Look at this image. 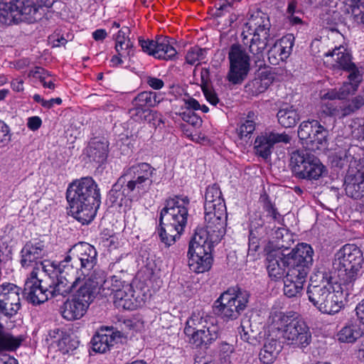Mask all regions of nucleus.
<instances>
[{"mask_svg":"<svg viewBox=\"0 0 364 364\" xmlns=\"http://www.w3.org/2000/svg\"><path fill=\"white\" fill-rule=\"evenodd\" d=\"M341 285L343 283L333 280L331 273L323 267H318L311 277L307 289L309 300L322 314H336L344 306Z\"/></svg>","mask_w":364,"mask_h":364,"instance_id":"f257e3e1","label":"nucleus"},{"mask_svg":"<svg viewBox=\"0 0 364 364\" xmlns=\"http://www.w3.org/2000/svg\"><path fill=\"white\" fill-rule=\"evenodd\" d=\"M67 200L73 216L82 224L90 223L100 204L99 189L90 177L71 183L67 190Z\"/></svg>","mask_w":364,"mask_h":364,"instance_id":"f03ea898","label":"nucleus"},{"mask_svg":"<svg viewBox=\"0 0 364 364\" xmlns=\"http://www.w3.org/2000/svg\"><path fill=\"white\" fill-rule=\"evenodd\" d=\"M269 331H277L284 343L292 348H305L311 342L312 336L305 321L294 311H282L273 308L267 319Z\"/></svg>","mask_w":364,"mask_h":364,"instance_id":"7ed1b4c3","label":"nucleus"},{"mask_svg":"<svg viewBox=\"0 0 364 364\" xmlns=\"http://www.w3.org/2000/svg\"><path fill=\"white\" fill-rule=\"evenodd\" d=\"M190 200L187 196H175L167 199L161 210L159 235L167 246L174 244L184 231L187 224Z\"/></svg>","mask_w":364,"mask_h":364,"instance_id":"20e7f679","label":"nucleus"},{"mask_svg":"<svg viewBox=\"0 0 364 364\" xmlns=\"http://www.w3.org/2000/svg\"><path fill=\"white\" fill-rule=\"evenodd\" d=\"M286 251L287 247L282 244L277 250H272L267 255V270L272 280L279 281L286 277L287 270L313 262L314 250L309 244L299 243L290 252L286 253Z\"/></svg>","mask_w":364,"mask_h":364,"instance_id":"39448f33","label":"nucleus"},{"mask_svg":"<svg viewBox=\"0 0 364 364\" xmlns=\"http://www.w3.org/2000/svg\"><path fill=\"white\" fill-rule=\"evenodd\" d=\"M225 232L198 228L191 237L187 252L188 263L191 271L203 273L213 264L212 252Z\"/></svg>","mask_w":364,"mask_h":364,"instance_id":"423d86ee","label":"nucleus"},{"mask_svg":"<svg viewBox=\"0 0 364 364\" xmlns=\"http://www.w3.org/2000/svg\"><path fill=\"white\" fill-rule=\"evenodd\" d=\"M156 173V168L149 164L137 163L123 169L118 183L125 196L132 200H138L151 189Z\"/></svg>","mask_w":364,"mask_h":364,"instance_id":"0eeeda50","label":"nucleus"},{"mask_svg":"<svg viewBox=\"0 0 364 364\" xmlns=\"http://www.w3.org/2000/svg\"><path fill=\"white\" fill-rule=\"evenodd\" d=\"M220 328L213 317L196 310L187 318L183 333L186 341L196 348L208 347L219 336Z\"/></svg>","mask_w":364,"mask_h":364,"instance_id":"6e6552de","label":"nucleus"},{"mask_svg":"<svg viewBox=\"0 0 364 364\" xmlns=\"http://www.w3.org/2000/svg\"><path fill=\"white\" fill-rule=\"evenodd\" d=\"M246 26L247 31L243 32L244 40L246 41L244 43H250V51L259 60L274 38L269 16L257 11L251 16Z\"/></svg>","mask_w":364,"mask_h":364,"instance_id":"1a4fd4ad","label":"nucleus"},{"mask_svg":"<svg viewBox=\"0 0 364 364\" xmlns=\"http://www.w3.org/2000/svg\"><path fill=\"white\" fill-rule=\"evenodd\" d=\"M363 262V253L356 245L348 244L341 248L335 254L333 262L340 282L343 285H351L360 275Z\"/></svg>","mask_w":364,"mask_h":364,"instance_id":"9d476101","label":"nucleus"},{"mask_svg":"<svg viewBox=\"0 0 364 364\" xmlns=\"http://www.w3.org/2000/svg\"><path fill=\"white\" fill-rule=\"evenodd\" d=\"M204 210L205 226L203 228L225 232L226 205L222 192L215 184L206 189Z\"/></svg>","mask_w":364,"mask_h":364,"instance_id":"9b49d317","label":"nucleus"},{"mask_svg":"<svg viewBox=\"0 0 364 364\" xmlns=\"http://www.w3.org/2000/svg\"><path fill=\"white\" fill-rule=\"evenodd\" d=\"M97 251L92 245L87 242H80L70 249L68 255L60 265L63 267H70L68 263L72 262L70 267L75 264L79 275L84 280H87L89 277L94 279L95 274L98 273V272H92L97 264Z\"/></svg>","mask_w":364,"mask_h":364,"instance_id":"f8f14e48","label":"nucleus"},{"mask_svg":"<svg viewBox=\"0 0 364 364\" xmlns=\"http://www.w3.org/2000/svg\"><path fill=\"white\" fill-rule=\"evenodd\" d=\"M43 13L32 0L1 1V23L11 24L25 21L33 23L41 18Z\"/></svg>","mask_w":364,"mask_h":364,"instance_id":"ddd939ff","label":"nucleus"},{"mask_svg":"<svg viewBox=\"0 0 364 364\" xmlns=\"http://www.w3.org/2000/svg\"><path fill=\"white\" fill-rule=\"evenodd\" d=\"M250 293L240 288H230L215 301V309L222 317L235 319L245 309Z\"/></svg>","mask_w":364,"mask_h":364,"instance_id":"4468645a","label":"nucleus"},{"mask_svg":"<svg viewBox=\"0 0 364 364\" xmlns=\"http://www.w3.org/2000/svg\"><path fill=\"white\" fill-rule=\"evenodd\" d=\"M291 166L295 176L301 179L318 180L326 171L319 159L307 150L294 151Z\"/></svg>","mask_w":364,"mask_h":364,"instance_id":"2eb2a0df","label":"nucleus"},{"mask_svg":"<svg viewBox=\"0 0 364 364\" xmlns=\"http://www.w3.org/2000/svg\"><path fill=\"white\" fill-rule=\"evenodd\" d=\"M92 279L84 282L68 298L61 307L62 316L68 321H74L81 318L87 312L94 294L92 287L88 284Z\"/></svg>","mask_w":364,"mask_h":364,"instance_id":"dca6fc26","label":"nucleus"},{"mask_svg":"<svg viewBox=\"0 0 364 364\" xmlns=\"http://www.w3.org/2000/svg\"><path fill=\"white\" fill-rule=\"evenodd\" d=\"M324 64L334 70L348 72V80L353 83L359 84L362 75L359 68L352 62V56L349 50L343 46L335 47L331 51L323 55Z\"/></svg>","mask_w":364,"mask_h":364,"instance_id":"f3484780","label":"nucleus"},{"mask_svg":"<svg viewBox=\"0 0 364 364\" xmlns=\"http://www.w3.org/2000/svg\"><path fill=\"white\" fill-rule=\"evenodd\" d=\"M327 130L317 120L303 122L299 127L298 136L312 151L323 150L327 144Z\"/></svg>","mask_w":364,"mask_h":364,"instance_id":"a211bd4d","label":"nucleus"},{"mask_svg":"<svg viewBox=\"0 0 364 364\" xmlns=\"http://www.w3.org/2000/svg\"><path fill=\"white\" fill-rule=\"evenodd\" d=\"M230 70L228 81L234 85L240 84L250 70V58L247 53L237 45H232L229 52Z\"/></svg>","mask_w":364,"mask_h":364,"instance_id":"6ab92c4d","label":"nucleus"},{"mask_svg":"<svg viewBox=\"0 0 364 364\" xmlns=\"http://www.w3.org/2000/svg\"><path fill=\"white\" fill-rule=\"evenodd\" d=\"M90 279L92 280L90 277L84 280L79 275L77 268L66 266L63 267V270L60 271L57 282L53 286L50 287L51 296H65L70 292L74 293L81 284Z\"/></svg>","mask_w":364,"mask_h":364,"instance_id":"aec40b11","label":"nucleus"},{"mask_svg":"<svg viewBox=\"0 0 364 364\" xmlns=\"http://www.w3.org/2000/svg\"><path fill=\"white\" fill-rule=\"evenodd\" d=\"M139 43L144 53L155 58L168 60L177 55L174 39L167 36H159L155 41L139 38Z\"/></svg>","mask_w":364,"mask_h":364,"instance_id":"412c9836","label":"nucleus"},{"mask_svg":"<svg viewBox=\"0 0 364 364\" xmlns=\"http://www.w3.org/2000/svg\"><path fill=\"white\" fill-rule=\"evenodd\" d=\"M312 264H301L297 267L287 270V275L283 278V291L288 298H297L304 291V286L307 274Z\"/></svg>","mask_w":364,"mask_h":364,"instance_id":"4be33fe9","label":"nucleus"},{"mask_svg":"<svg viewBox=\"0 0 364 364\" xmlns=\"http://www.w3.org/2000/svg\"><path fill=\"white\" fill-rule=\"evenodd\" d=\"M42 268V272L38 269H33L30 277L27 279L24 286V294L27 300L33 304H40L46 301L49 296H51L50 289L44 288L42 284V280L39 279V274L48 272L49 270L45 269L46 265L43 262H40Z\"/></svg>","mask_w":364,"mask_h":364,"instance_id":"5701e85b","label":"nucleus"},{"mask_svg":"<svg viewBox=\"0 0 364 364\" xmlns=\"http://www.w3.org/2000/svg\"><path fill=\"white\" fill-rule=\"evenodd\" d=\"M290 140L291 137L285 132H264L256 137L254 149L257 156L267 159L270 156L274 144H288Z\"/></svg>","mask_w":364,"mask_h":364,"instance_id":"b1692460","label":"nucleus"},{"mask_svg":"<svg viewBox=\"0 0 364 364\" xmlns=\"http://www.w3.org/2000/svg\"><path fill=\"white\" fill-rule=\"evenodd\" d=\"M127 283L122 281L120 278L117 276H112L106 278L102 272H98L95 274V278L90 282L89 287H92L93 294L98 293L102 296H113V300L115 299V294L119 292Z\"/></svg>","mask_w":364,"mask_h":364,"instance_id":"393cba45","label":"nucleus"},{"mask_svg":"<svg viewBox=\"0 0 364 364\" xmlns=\"http://www.w3.org/2000/svg\"><path fill=\"white\" fill-rule=\"evenodd\" d=\"M127 28H124L119 31L115 39V51L110 60L112 67H119L123 65L134 54L133 43L127 36Z\"/></svg>","mask_w":364,"mask_h":364,"instance_id":"a878e982","label":"nucleus"},{"mask_svg":"<svg viewBox=\"0 0 364 364\" xmlns=\"http://www.w3.org/2000/svg\"><path fill=\"white\" fill-rule=\"evenodd\" d=\"M21 289L14 284H1V314L5 316H15L21 307Z\"/></svg>","mask_w":364,"mask_h":364,"instance_id":"bb28decb","label":"nucleus"},{"mask_svg":"<svg viewBox=\"0 0 364 364\" xmlns=\"http://www.w3.org/2000/svg\"><path fill=\"white\" fill-rule=\"evenodd\" d=\"M358 86V83L349 81L337 89L336 87H331L328 82H323L321 88L318 91V97L321 100L320 111L322 112L321 108L324 103L335 102L336 100H343L348 95L354 92Z\"/></svg>","mask_w":364,"mask_h":364,"instance_id":"cd10ccee","label":"nucleus"},{"mask_svg":"<svg viewBox=\"0 0 364 364\" xmlns=\"http://www.w3.org/2000/svg\"><path fill=\"white\" fill-rule=\"evenodd\" d=\"M121 337V333L113 327L102 326L92 338V350L104 353L109 350Z\"/></svg>","mask_w":364,"mask_h":364,"instance_id":"c85d7f7f","label":"nucleus"},{"mask_svg":"<svg viewBox=\"0 0 364 364\" xmlns=\"http://www.w3.org/2000/svg\"><path fill=\"white\" fill-rule=\"evenodd\" d=\"M364 104L363 99L355 97L349 102H328L322 105V113L327 116L344 117L360 109Z\"/></svg>","mask_w":364,"mask_h":364,"instance_id":"c756f323","label":"nucleus"},{"mask_svg":"<svg viewBox=\"0 0 364 364\" xmlns=\"http://www.w3.org/2000/svg\"><path fill=\"white\" fill-rule=\"evenodd\" d=\"M48 245L43 241L27 242L21 250V263L23 267H28L48 256Z\"/></svg>","mask_w":364,"mask_h":364,"instance_id":"7c9ffc66","label":"nucleus"},{"mask_svg":"<svg viewBox=\"0 0 364 364\" xmlns=\"http://www.w3.org/2000/svg\"><path fill=\"white\" fill-rule=\"evenodd\" d=\"M294 44V38L291 34L286 35L276 41L267 52L269 63L276 65L287 60L292 51Z\"/></svg>","mask_w":364,"mask_h":364,"instance_id":"2f4dec72","label":"nucleus"},{"mask_svg":"<svg viewBox=\"0 0 364 364\" xmlns=\"http://www.w3.org/2000/svg\"><path fill=\"white\" fill-rule=\"evenodd\" d=\"M132 286L126 284L122 290L115 294L113 302L119 309L134 310L142 306L144 303V299L139 294L136 295Z\"/></svg>","mask_w":364,"mask_h":364,"instance_id":"473e14b6","label":"nucleus"},{"mask_svg":"<svg viewBox=\"0 0 364 364\" xmlns=\"http://www.w3.org/2000/svg\"><path fill=\"white\" fill-rule=\"evenodd\" d=\"M108 142L105 139H94L87 149L88 157L98 164L103 163L107 156Z\"/></svg>","mask_w":364,"mask_h":364,"instance_id":"72a5a7b5","label":"nucleus"},{"mask_svg":"<svg viewBox=\"0 0 364 364\" xmlns=\"http://www.w3.org/2000/svg\"><path fill=\"white\" fill-rule=\"evenodd\" d=\"M282 350V346L276 339H267L259 353V360L263 364H271L274 362Z\"/></svg>","mask_w":364,"mask_h":364,"instance_id":"f704fd0d","label":"nucleus"},{"mask_svg":"<svg viewBox=\"0 0 364 364\" xmlns=\"http://www.w3.org/2000/svg\"><path fill=\"white\" fill-rule=\"evenodd\" d=\"M363 335L360 325L355 322H348L337 333V339L341 343H353Z\"/></svg>","mask_w":364,"mask_h":364,"instance_id":"c9c22d12","label":"nucleus"},{"mask_svg":"<svg viewBox=\"0 0 364 364\" xmlns=\"http://www.w3.org/2000/svg\"><path fill=\"white\" fill-rule=\"evenodd\" d=\"M279 123L284 127H294L300 119L298 111L292 105H285L277 112Z\"/></svg>","mask_w":364,"mask_h":364,"instance_id":"e433bc0d","label":"nucleus"},{"mask_svg":"<svg viewBox=\"0 0 364 364\" xmlns=\"http://www.w3.org/2000/svg\"><path fill=\"white\" fill-rule=\"evenodd\" d=\"M253 113H250L247 119L241 122L237 129V136L242 144H245L250 141L255 129V122L253 119Z\"/></svg>","mask_w":364,"mask_h":364,"instance_id":"4c0bfd02","label":"nucleus"},{"mask_svg":"<svg viewBox=\"0 0 364 364\" xmlns=\"http://www.w3.org/2000/svg\"><path fill=\"white\" fill-rule=\"evenodd\" d=\"M129 114L134 121L142 122H150L155 117L156 113L149 108L134 106V107L129 110Z\"/></svg>","mask_w":364,"mask_h":364,"instance_id":"58836bf2","label":"nucleus"},{"mask_svg":"<svg viewBox=\"0 0 364 364\" xmlns=\"http://www.w3.org/2000/svg\"><path fill=\"white\" fill-rule=\"evenodd\" d=\"M23 340L22 336H14L10 333L1 332V351L3 350H16L21 346Z\"/></svg>","mask_w":364,"mask_h":364,"instance_id":"ea45409f","label":"nucleus"},{"mask_svg":"<svg viewBox=\"0 0 364 364\" xmlns=\"http://www.w3.org/2000/svg\"><path fill=\"white\" fill-rule=\"evenodd\" d=\"M272 80L269 77H259L251 81L247 85L248 91L254 95L264 92L271 85Z\"/></svg>","mask_w":364,"mask_h":364,"instance_id":"a19ab883","label":"nucleus"},{"mask_svg":"<svg viewBox=\"0 0 364 364\" xmlns=\"http://www.w3.org/2000/svg\"><path fill=\"white\" fill-rule=\"evenodd\" d=\"M157 103L156 94L151 92H143L139 93L133 100V106L144 108L154 106Z\"/></svg>","mask_w":364,"mask_h":364,"instance_id":"79ce46f5","label":"nucleus"},{"mask_svg":"<svg viewBox=\"0 0 364 364\" xmlns=\"http://www.w3.org/2000/svg\"><path fill=\"white\" fill-rule=\"evenodd\" d=\"M351 1V16L358 25L364 27V0Z\"/></svg>","mask_w":364,"mask_h":364,"instance_id":"37998d69","label":"nucleus"},{"mask_svg":"<svg viewBox=\"0 0 364 364\" xmlns=\"http://www.w3.org/2000/svg\"><path fill=\"white\" fill-rule=\"evenodd\" d=\"M205 49L197 46L190 48L186 56V62L191 65L198 63L205 58Z\"/></svg>","mask_w":364,"mask_h":364,"instance_id":"c03bdc74","label":"nucleus"},{"mask_svg":"<svg viewBox=\"0 0 364 364\" xmlns=\"http://www.w3.org/2000/svg\"><path fill=\"white\" fill-rule=\"evenodd\" d=\"M350 157L351 155L346 149H341L331 156V161L333 166L342 168L348 163Z\"/></svg>","mask_w":364,"mask_h":364,"instance_id":"a18cd8bd","label":"nucleus"},{"mask_svg":"<svg viewBox=\"0 0 364 364\" xmlns=\"http://www.w3.org/2000/svg\"><path fill=\"white\" fill-rule=\"evenodd\" d=\"M181 119L195 128L202 125V119L195 114L192 110H186L180 114Z\"/></svg>","mask_w":364,"mask_h":364,"instance_id":"49530a36","label":"nucleus"},{"mask_svg":"<svg viewBox=\"0 0 364 364\" xmlns=\"http://www.w3.org/2000/svg\"><path fill=\"white\" fill-rule=\"evenodd\" d=\"M274 239H275V242H277L275 245L276 248L274 250H277L278 245L282 244H284L285 247L288 248V247L284 244V242H286L287 240H290L291 235L287 229L279 228L274 232Z\"/></svg>","mask_w":364,"mask_h":364,"instance_id":"de8ad7c7","label":"nucleus"},{"mask_svg":"<svg viewBox=\"0 0 364 364\" xmlns=\"http://www.w3.org/2000/svg\"><path fill=\"white\" fill-rule=\"evenodd\" d=\"M28 76L38 80L42 82L43 80L49 77V73L46 72L43 68L36 67L29 72Z\"/></svg>","mask_w":364,"mask_h":364,"instance_id":"09e8293b","label":"nucleus"},{"mask_svg":"<svg viewBox=\"0 0 364 364\" xmlns=\"http://www.w3.org/2000/svg\"><path fill=\"white\" fill-rule=\"evenodd\" d=\"M186 110H199L200 105L199 102L193 97H188L183 100Z\"/></svg>","mask_w":364,"mask_h":364,"instance_id":"8fccbe9b","label":"nucleus"},{"mask_svg":"<svg viewBox=\"0 0 364 364\" xmlns=\"http://www.w3.org/2000/svg\"><path fill=\"white\" fill-rule=\"evenodd\" d=\"M203 93L207 101L213 105H216L218 102V97L214 90L211 89H203Z\"/></svg>","mask_w":364,"mask_h":364,"instance_id":"3c124183","label":"nucleus"},{"mask_svg":"<svg viewBox=\"0 0 364 364\" xmlns=\"http://www.w3.org/2000/svg\"><path fill=\"white\" fill-rule=\"evenodd\" d=\"M355 311L358 321L364 326V299L356 305Z\"/></svg>","mask_w":364,"mask_h":364,"instance_id":"603ef678","label":"nucleus"},{"mask_svg":"<svg viewBox=\"0 0 364 364\" xmlns=\"http://www.w3.org/2000/svg\"><path fill=\"white\" fill-rule=\"evenodd\" d=\"M147 84L154 90H160L164 87V82L162 80L155 77H148L146 78Z\"/></svg>","mask_w":364,"mask_h":364,"instance_id":"864d4df0","label":"nucleus"},{"mask_svg":"<svg viewBox=\"0 0 364 364\" xmlns=\"http://www.w3.org/2000/svg\"><path fill=\"white\" fill-rule=\"evenodd\" d=\"M42 124L41 119L39 117H31L28 119L27 126L33 131L37 130Z\"/></svg>","mask_w":364,"mask_h":364,"instance_id":"5fc2aeb1","label":"nucleus"},{"mask_svg":"<svg viewBox=\"0 0 364 364\" xmlns=\"http://www.w3.org/2000/svg\"><path fill=\"white\" fill-rule=\"evenodd\" d=\"M242 331H240L241 338L249 343L253 344L255 341V337L253 335L250 334L247 331L244 329L243 326H241Z\"/></svg>","mask_w":364,"mask_h":364,"instance_id":"6e6d98bb","label":"nucleus"},{"mask_svg":"<svg viewBox=\"0 0 364 364\" xmlns=\"http://www.w3.org/2000/svg\"><path fill=\"white\" fill-rule=\"evenodd\" d=\"M119 245L118 237L116 235H111L105 241V245L110 249H115Z\"/></svg>","mask_w":364,"mask_h":364,"instance_id":"4d7b16f0","label":"nucleus"},{"mask_svg":"<svg viewBox=\"0 0 364 364\" xmlns=\"http://www.w3.org/2000/svg\"><path fill=\"white\" fill-rule=\"evenodd\" d=\"M107 31L102 28L97 29L92 33V38L95 41H102L107 37Z\"/></svg>","mask_w":364,"mask_h":364,"instance_id":"13d9d810","label":"nucleus"},{"mask_svg":"<svg viewBox=\"0 0 364 364\" xmlns=\"http://www.w3.org/2000/svg\"><path fill=\"white\" fill-rule=\"evenodd\" d=\"M1 133L4 134L3 138H1V143L6 142L8 143L11 140V135L9 134V127L6 124H1Z\"/></svg>","mask_w":364,"mask_h":364,"instance_id":"bf43d9fd","label":"nucleus"},{"mask_svg":"<svg viewBox=\"0 0 364 364\" xmlns=\"http://www.w3.org/2000/svg\"><path fill=\"white\" fill-rule=\"evenodd\" d=\"M1 364H17V360L14 357L1 353Z\"/></svg>","mask_w":364,"mask_h":364,"instance_id":"052dcab7","label":"nucleus"},{"mask_svg":"<svg viewBox=\"0 0 364 364\" xmlns=\"http://www.w3.org/2000/svg\"><path fill=\"white\" fill-rule=\"evenodd\" d=\"M33 99L35 102L40 103L43 107L49 109L50 104L44 100L40 95L35 94L33 96Z\"/></svg>","mask_w":364,"mask_h":364,"instance_id":"680f3d73","label":"nucleus"},{"mask_svg":"<svg viewBox=\"0 0 364 364\" xmlns=\"http://www.w3.org/2000/svg\"><path fill=\"white\" fill-rule=\"evenodd\" d=\"M11 86L15 91H22L23 90V82L21 79H16L12 81Z\"/></svg>","mask_w":364,"mask_h":364,"instance_id":"e2e57ef3","label":"nucleus"},{"mask_svg":"<svg viewBox=\"0 0 364 364\" xmlns=\"http://www.w3.org/2000/svg\"><path fill=\"white\" fill-rule=\"evenodd\" d=\"M54 2V0H37V3L38 4V7L40 8L41 11L44 12L43 7H50Z\"/></svg>","mask_w":364,"mask_h":364,"instance_id":"0e129e2a","label":"nucleus"},{"mask_svg":"<svg viewBox=\"0 0 364 364\" xmlns=\"http://www.w3.org/2000/svg\"><path fill=\"white\" fill-rule=\"evenodd\" d=\"M364 185V181H362L360 183L355 184L354 183H348L346 187V192L348 193L351 188H353L356 192H359L361 186Z\"/></svg>","mask_w":364,"mask_h":364,"instance_id":"69168bd1","label":"nucleus"},{"mask_svg":"<svg viewBox=\"0 0 364 364\" xmlns=\"http://www.w3.org/2000/svg\"><path fill=\"white\" fill-rule=\"evenodd\" d=\"M43 85L46 88L50 90L55 89L54 79L49 75V77L42 81Z\"/></svg>","mask_w":364,"mask_h":364,"instance_id":"338daca9","label":"nucleus"},{"mask_svg":"<svg viewBox=\"0 0 364 364\" xmlns=\"http://www.w3.org/2000/svg\"><path fill=\"white\" fill-rule=\"evenodd\" d=\"M191 139L193 141H195V142H197V143H203V142H204V141H205L207 140L206 137L205 136V135L202 134L201 133H200L198 134H193V136H191Z\"/></svg>","mask_w":364,"mask_h":364,"instance_id":"774afa93","label":"nucleus"}]
</instances>
